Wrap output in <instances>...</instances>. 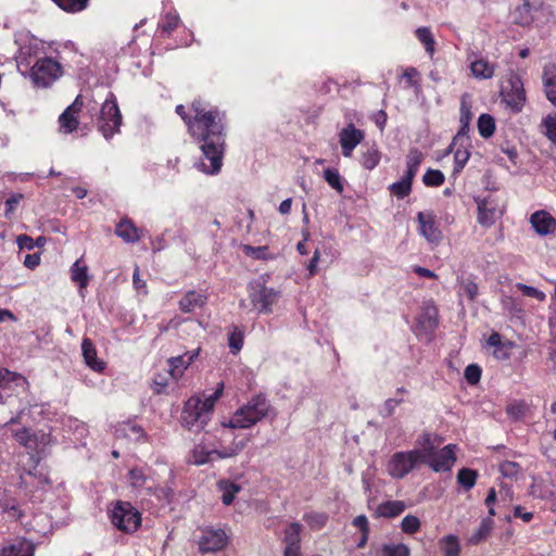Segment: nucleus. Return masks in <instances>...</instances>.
Instances as JSON below:
<instances>
[{"mask_svg": "<svg viewBox=\"0 0 556 556\" xmlns=\"http://www.w3.org/2000/svg\"><path fill=\"white\" fill-rule=\"evenodd\" d=\"M534 230L541 236H547L556 230V219L546 211H536L530 217Z\"/></svg>", "mask_w": 556, "mask_h": 556, "instance_id": "18", "label": "nucleus"}, {"mask_svg": "<svg viewBox=\"0 0 556 556\" xmlns=\"http://www.w3.org/2000/svg\"><path fill=\"white\" fill-rule=\"evenodd\" d=\"M500 96L502 101L505 102L514 113L521 112L527 100L521 77L511 74L507 80V85L502 87Z\"/></svg>", "mask_w": 556, "mask_h": 556, "instance_id": "6", "label": "nucleus"}, {"mask_svg": "<svg viewBox=\"0 0 556 556\" xmlns=\"http://www.w3.org/2000/svg\"><path fill=\"white\" fill-rule=\"evenodd\" d=\"M227 543V535L224 530L206 531L199 543L201 553L216 552L222 549Z\"/></svg>", "mask_w": 556, "mask_h": 556, "instance_id": "17", "label": "nucleus"}, {"mask_svg": "<svg viewBox=\"0 0 556 556\" xmlns=\"http://www.w3.org/2000/svg\"><path fill=\"white\" fill-rule=\"evenodd\" d=\"M29 387L27 379L15 372L0 370V404H5L13 396L25 393Z\"/></svg>", "mask_w": 556, "mask_h": 556, "instance_id": "7", "label": "nucleus"}, {"mask_svg": "<svg viewBox=\"0 0 556 556\" xmlns=\"http://www.w3.org/2000/svg\"><path fill=\"white\" fill-rule=\"evenodd\" d=\"M493 520L490 517L484 518L479 528L476 532L471 534V536L468 539V543L472 545H477L484 541L489 534L491 533V530L493 528Z\"/></svg>", "mask_w": 556, "mask_h": 556, "instance_id": "38", "label": "nucleus"}, {"mask_svg": "<svg viewBox=\"0 0 556 556\" xmlns=\"http://www.w3.org/2000/svg\"><path fill=\"white\" fill-rule=\"evenodd\" d=\"M23 456H27L26 460L21 459L18 462L23 472L34 476L42 483H50L48 475L43 471V468H38L41 462L40 454H23Z\"/></svg>", "mask_w": 556, "mask_h": 556, "instance_id": "20", "label": "nucleus"}, {"mask_svg": "<svg viewBox=\"0 0 556 556\" xmlns=\"http://www.w3.org/2000/svg\"><path fill=\"white\" fill-rule=\"evenodd\" d=\"M304 519L311 525L318 528L323 527L326 522L327 517L323 514H305Z\"/></svg>", "mask_w": 556, "mask_h": 556, "instance_id": "63", "label": "nucleus"}, {"mask_svg": "<svg viewBox=\"0 0 556 556\" xmlns=\"http://www.w3.org/2000/svg\"><path fill=\"white\" fill-rule=\"evenodd\" d=\"M460 116L459 124L470 125L473 114L471 112V103L468 93H464L460 98Z\"/></svg>", "mask_w": 556, "mask_h": 556, "instance_id": "52", "label": "nucleus"}, {"mask_svg": "<svg viewBox=\"0 0 556 556\" xmlns=\"http://www.w3.org/2000/svg\"><path fill=\"white\" fill-rule=\"evenodd\" d=\"M413 180L403 176L401 180L393 182L389 186V191L397 199H404L412 192Z\"/></svg>", "mask_w": 556, "mask_h": 556, "instance_id": "40", "label": "nucleus"}, {"mask_svg": "<svg viewBox=\"0 0 556 556\" xmlns=\"http://www.w3.org/2000/svg\"><path fill=\"white\" fill-rule=\"evenodd\" d=\"M365 134L363 130L355 127L354 124H349L339 132V142L344 157H351L354 149L364 140Z\"/></svg>", "mask_w": 556, "mask_h": 556, "instance_id": "13", "label": "nucleus"}, {"mask_svg": "<svg viewBox=\"0 0 556 556\" xmlns=\"http://www.w3.org/2000/svg\"><path fill=\"white\" fill-rule=\"evenodd\" d=\"M35 545L33 542L22 539L2 548L1 556H34Z\"/></svg>", "mask_w": 556, "mask_h": 556, "instance_id": "28", "label": "nucleus"}, {"mask_svg": "<svg viewBox=\"0 0 556 556\" xmlns=\"http://www.w3.org/2000/svg\"><path fill=\"white\" fill-rule=\"evenodd\" d=\"M245 255H249L254 260L262 261H266L273 257L267 245L252 247L245 244Z\"/></svg>", "mask_w": 556, "mask_h": 556, "instance_id": "53", "label": "nucleus"}, {"mask_svg": "<svg viewBox=\"0 0 556 556\" xmlns=\"http://www.w3.org/2000/svg\"><path fill=\"white\" fill-rule=\"evenodd\" d=\"M166 364L169 368L173 382H178L184 377L185 371L190 367L184 355L169 357Z\"/></svg>", "mask_w": 556, "mask_h": 556, "instance_id": "32", "label": "nucleus"}, {"mask_svg": "<svg viewBox=\"0 0 556 556\" xmlns=\"http://www.w3.org/2000/svg\"><path fill=\"white\" fill-rule=\"evenodd\" d=\"M495 119L492 115L483 113L479 116L478 131L482 138L489 139L490 137H492L495 132Z\"/></svg>", "mask_w": 556, "mask_h": 556, "instance_id": "39", "label": "nucleus"}, {"mask_svg": "<svg viewBox=\"0 0 556 556\" xmlns=\"http://www.w3.org/2000/svg\"><path fill=\"white\" fill-rule=\"evenodd\" d=\"M302 530V526L298 522H292L285 530V549H294V552H300V533Z\"/></svg>", "mask_w": 556, "mask_h": 556, "instance_id": "34", "label": "nucleus"}, {"mask_svg": "<svg viewBox=\"0 0 556 556\" xmlns=\"http://www.w3.org/2000/svg\"><path fill=\"white\" fill-rule=\"evenodd\" d=\"M81 352L84 361L90 369L97 372H102L105 369V363L98 358L97 349L91 339H83Z\"/></svg>", "mask_w": 556, "mask_h": 556, "instance_id": "22", "label": "nucleus"}, {"mask_svg": "<svg viewBox=\"0 0 556 556\" xmlns=\"http://www.w3.org/2000/svg\"><path fill=\"white\" fill-rule=\"evenodd\" d=\"M279 298L280 293L278 291L267 288L261 282L252 285L250 292L251 303L260 313L271 312L273 305L278 302Z\"/></svg>", "mask_w": 556, "mask_h": 556, "instance_id": "9", "label": "nucleus"}, {"mask_svg": "<svg viewBox=\"0 0 556 556\" xmlns=\"http://www.w3.org/2000/svg\"><path fill=\"white\" fill-rule=\"evenodd\" d=\"M324 178L327 184L334 189L338 193H342L344 190V185L342 182L341 176L336 168H326L324 170Z\"/></svg>", "mask_w": 556, "mask_h": 556, "instance_id": "44", "label": "nucleus"}, {"mask_svg": "<svg viewBox=\"0 0 556 556\" xmlns=\"http://www.w3.org/2000/svg\"><path fill=\"white\" fill-rule=\"evenodd\" d=\"M381 160V152L379 151L377 144H371L366 147L364 151H362L359 156L361 165L367 169L372 170L376 168Z\"/></svg>", "mask_w": 556, "mask_h": 556, "instance_id": "29", "label": "nucleus"}, {"mask_svg": "<svg viewBox=\"0 0 556 556\" xmlns=\"http://www.w3.org/2000/svg\"><path fill=\"white\" fill-rule=\"evenodd\" d=\"M544 127L543 134L554 144H556V114H548L541 124Z\"/></svg>", "mask_w": 556, "mask_h": 556, "instance_id": "49", "label": "nucleus"}, {"mask_svg": "<svg viewBox=\"0 0 556 556\" xmlns=\"http://www.w3.org/2000/svg\"><path fill=\"white\" fill-rule=\"evenodd\" d=\"M28 72L26 77L36 88H49L64 74L61 62L53 56L47 55L39 43H31L28 47Z\"/></svg>", "mask_w": 556, "mask_h": 556, "instance_id": "2", "label": "nucleus"}, {"mask_svg": "<svg viewBox=\"0 0 556 556\" xmlns=\"http://www.w3.org/2000/svg\"><path fill=\"white\" fill-rule=\"evenodd\" d=\"M224 389L225 384L223 381H220L217 383L215 391L211 395L205 396L204 400L201 399V408L208 415L210 418L214 412L216 402L222 397L224 393Z\"/></svg>", "mask_w": 556, "mask_h": 556, "instance_id": "41", "label": "nucleus"}, {"mask_svg": "<svg viewBox=\"0 0 556 556\" xmlns=\"http://www.w3.org/2000/svg\"><path fill=\"white\" fill-rule=\"evenodd\" d=\"M489 346L494 348L493 355L495 358L506 361L510 357V351L514 346L511 341H502L498 332L493 331L486 340Z\"/></svg>", "mask_w": 556, "mask_h": 556, "instance_id": "23", "label": "nucleus"}, {"mask_svg": "<svg viewBox=\"0 0 556 556\" xmlns=\"http://www.w3.org/2000/svg\"><path fill=\"white\" fill-rule=\"evenodd\" d=\"M180 17L179 14L174 10L167 12L160 18L157 24V30L162 36L169 37L173 31L179 26Z\"/></svg>", "mask_w": 556, "mask_h": 556, "instance_id": "31", "label": "nucleus"}, {"mask_svg": "<svg viewBox=\"0 0 556 556\" xmlns=\"http://www.w3.org/2000/svg\"><path fill=\"white\" fill-rule=\"evenodd\" d=\"M496 65L484 58H480L470 63V72L475 78L490 79L494 76Z\"/></svg>", "mask_w": 556, "mask_h": 556, "instance_id": "27", "label": "nucleus"}, {"mask_svg": "<svg viewBox=\"0 0 556 556\" xmlns=\"http://www.w3.org/2000/svg\"><path fill=\"white\" fill-rule=\"evenodd\" d=\"M24 199V195L22 193H13L5 200V212L4 215L7 217H10L17 206L20 205L21 201Z\"/></svg>", "mask_w": 556, "mask_h": 556, "instance_id": "59", "label": "nucleus"}, {"mask_svg": "<svg viewBox=\"0 0 556 556\" xmlns=\"http://www.w3.org/2000/svg\"><path fill=\"white\" fill-rule=\"evenodd\" d=\"M243 345V332L235 326L228 336V346L232 354L237 355Z\"/></svg>", "mask_w": 556, "mask_h": 556, "instance_id": "46", "label": "nucleus"}, {"mask_svg": "<svg viewBox=\"0 0 556 556\" xmlns=\"http://www.w3.org/2000/svg\"><path fill=\"white\" fill-rule=\"evenodd\" d=\"M419 73L415 67H408L404 71L403 77L406 79L408 86L413 87L418 84Z\"/></svg>", "mask_w": 556, "mask_h": 556, "instance_id": "64", "label": "nucleus"}, {"mask_svg": "<svg viewBox=\"0 0 556 556\" xmlns=\"http://www.w3.org/2000/svg\"><path fill=\"white\" fill-rule=\"evenodd\" d=\"M189 114L184 104L175 108V113L184 121L187 132L199 146L202 156L195 166L202 173L215 175L223 166L225 153V113L201 99L190 104Z\"/></svg>", "mask_w": 556, "mask_h": 556, "instance_id": "1", "label": "nucleus"}, {"mask_svg": "<svg viewBox=\"0 0 556 556\" xmlns=\"http://www.w3.org/2000/svg\"><path fill=\"white\" fill-rule=\"evenodd\" d=\"M170 381H173V379L169 374V368L167 367L162 372L154 374L151 388H152L153 392L156 394L166 393Z\"/></svg>", "mask_w": 556, "mask_h": 556, "instance_id": "37", "label": "nucleus"}, {"mask_svg": "<svg viewBox=\"0 0 556 556\" xmlns=\"http://www.w3.org/2000/svg\"><path fill=\"white\" fill-rule=\"evenodd\" d=\"M542 81L545 97L556 106V63H547L544 65Z\"/></svg>", "mask_w": 556, "mask_h": 556, "instance_id": "21", "label": "nucleus"}, {"mask_svg": "<svg viewBox=\"0 0 556 556\" xmlns=\"http://www.w3.org/2000/svg\"><path fill=\"white\" fill-rule=\"evenodd\" d=\"M71 279L80 290L87 288L89 283L88 267L83 263V258L77 260L71 267Z\"/></svg>", "mask_w": 556, "mask_h": 556, "instance_id": "33", "label": "nucleus"}, {"mask_svg": "<svg viewBox=\"0 0 556 556\" xmlns=\"http://www.w3.org/2000/svg\"><path fill=\"white\" fill-rule=\"evenodd\" d=\"M442 442V438L438 434L426 432L419 439V443L421 445L420 452H454V444H447L441 447ZM414 452L419 451L415 450Z\"/></svg>", "mask_w": 556, "mask_h": 556, "instance_id": "24", "label": "nucleus"}, {"mask_svg": "<svg viewBox=\"0 0 556 556\" xmlns=\"http://www.w3.org/2000/svg\"><path fill=\"white\" fill-rule=\"evenodd\" d=\"M442 543L445 556H459L460 546L457 536L450 534L443 539Z\"/></svg>", "mask_w": 556, "mask_h": 556, "instance_id": "51", "label": "nucleus"}, {"mask_svg": "<svg viewBox=\"0 0 556 556\" xmlns=\"http://www.w3.org/2000/svg\"><path fill=\"white\" fill-rule=\"evenodd\" d=\"M217 486L223 493L222 501L225 505H230L233 502L235 495L241 490L240 485L226 480L219 481Z\"/></svg>", "mask_w": 556, "mask_h": 556, "instance_id": "43", "label": "nucleus"}, {"mask_svg": "<svg viewBox=\"0 0 556 556\" xmlns=\"http://www.w3.org/2000/svg\"><path fill=\"white\" fill-rule=\"evenodd\" d=\"M401 529L406 534H414L420 529V520L414 515H407L401 522Z\"/></svg>", "mask_w": 556, "mask_h": 556, "instance_id": "54", "label": "nucleus"}, {"mask_svg": "<svg viewBox=\"0 0 556 556\" xmlns=\"http://www.w3.org/2000/svg\"><path fill=\"white\" fill-rule=\"evenodd\" d=\"M455 460V454H393L388 462V471L394 478H403L418 464H425L435 472L448 471Z\"/></svg>", "mask_w": 556, "mask_h": 556, "instance_id": "3", "label": "nucleus"}, {"mask_svg": "<svg viewBox=\"0 0 556 556\" xmlns=\"http://www.w3.org/2000/svg\"><path fill=\"white\" fill-rule=\"evenodd\" d=\"M13 437L21 446L35 452H42L51 442L50 433L43 431L31 432L27 428L15 431Z\"/></svg>", "mask_w": 556, "mask_h": 556, "instance_id": "10", "label": "nucleus"}, {"mask_svg": "<svg viewBox=\"0 0 556 556\" xmlns=\"http://www.w3.org/2000/svg\"><path fill=\"white\" fill-rule=\"evenodd\" d=\"M207 296L204 293L194 290L188 291L179 301L178 305L181 312L191 313L195 308H201L206 304Z\"/></svg>", "mask_w": 556, "mask_h": 556, "instance_id": "25", "label": "nucleus"}, {"mask_svg": "<svg viewBox=\"0 0 556 556\" xmlns=\"http://www.w3.org/2000/svg\"><path fill=\"white\" fill-rule=\"evenodd\" d=\"M210 419L208 415L201 408L200 396L193 395L185 402L181 412V424L184 427L189 430L193 427L203 428Z\"/></svg>", "mask_w": 556, "mask_h": 556, "instance_id": "8", "label": "nucleus"}, {"mask_svg": "<svg viewBox=\"0 0 556 556\" xmlns=\"http://www.w3.org/2000/svg\"><path fill=\"white\" fill-rule=\"evenodd\" d=\"M383 556H409V548L404 544L384 545L382 549Z\"/></svg>", "mask_w": 556, "mask_h": 556, "instance_id": "57", "label": "nucleus"}, {"mask_svg": "<svg viewBox=\"0 0 556 556\" xmlns=\"http://www.w3.org/2000/svg\"><path fill=\"white\" fill-rule=\"evenodd\" d=\"M129 479L134 488H141L144 485L147 477L141 469L134 468L129 471Z\"/></svg>", "mask_w": 556, "mask_h": 556, "instance_id": "60", "label": "nucleus"}, {"mask_svg": "<svg viewBox=\"0 0 556 556\" xmlns=\"http://www.w3.org/2000/svg\"><path fill=\"white\" fill-rule=\"evenodd\" d=\"M122 123L123 116L117 104L116 96L113 92H109L101 105L97 123L98 130L106 140H110L114 135L121 131Z\"/></svg>", "mask_w": 556, "mask_h": 556, "instance_id": "4", "label": "nucleus"}, {"mask_svg": "<svg viewBox=\"0 0 556 556\" xmlns=\"http://www.w3.org/2000/svg\"><path fill=\"white\" fill-rule=\"evenodd\" d=\"M114 233L126 243H136L144 236L143 229L137 227L127 216L116 224Z\"/></svg>", "mask_w": 556, "mask_h": 556, "instance_id": "16", "label": "nucleus"}, {"mask_svg": "<svg viewBox=\"0 0 556 556\" xmlns=\"http://www.w3.org/2000/svg\"><path fill=\"white\" fill-rule=\"evenodd\" d=\"M1 508L3 509V511L9 513L11 516L15 518H20L22 516V514L17 509V504L14 498L9 497V500H5Z\"/></svg>", "mask_w": 556, "mask_h": 556, "instance_id": "61", "label": "nucleus"}, {"mask_svg": "<svg viewBox=\"0 0 556 556\" xmlns=\"http://www.w3.org/2000/svg\"><path fill=\"white\" fill-rule=\"evenodd\" d=\"M111 520L121 531L131 533L140 526L141 515L129 502L118 501L112 510Z\"/></svg>", "mask_w": 556, "mask_h": 556, "instance_id": "5", "label": "nucleus"}, {"mask_svg": "<svg viewBox=\"0 0 556 556\" xmlns=\"http://www.w3.org/2000/svg\"><path fill=\"white\" fill-rule=\"evenodd\" d=\"M501 215L502 211L495 199L488 197L478 203V223L481 226L491 227Z\"/></svg>", "mask_w": 556, "mask_h": 556, "instance_id": "15", "label": "nucleus"}, {"mask_svg": "<svg viewBox=\"0 0 556 556\" xmlns=\"http://www.w3.org/2000/svg\"><path fill=\"white\" fill-rule=\"evenodd\" d=\"M62 10L66 12H80L88 5L89 0H53Z\"/></svg>", "mask_w": 556, "mask_h": 556, "instance_id": "48", "label": "nucleus"}, {"mask_svg": "<svg viewBox=\"0 0 556 556\" xmlns=\"http://www.w3.org/2000/svg\"><path fill=\"white\" fill-rule=\"evenodd\" d=\"M445 176L439 169L429 168L422 176V182L427 187H440L444 184Z\"/></svg>", "mask_w": 556, "mask_h": 556, "instance_id": "45", "label": "nucleus"}, {"mask_svg": "<svg viewBox=\"0 0 556 556\" xmlns=\"http://www.w3.org/2000/svg\"><path fill=\"white\" fill-rule=\"evenodd\" d=\"M418 324L429 330H434L438 326V309L433 304L425 306L418 318Z\"/></svg>", "mask_w": 556, "mask_h": 556, "instance_id": "35", "label": "nucleus"}, {"mask_svg": "<svg viewBox=\"0 0 556 556\" xmlns=\"http://www.w3.org/2000/svg\"><path fill=\"white\" fill-rule=\"evenodd\" d=\"M500 471L504 477L513 479L518 476L520 466L516 462L506 460L500 465Z\"/></svg>", "mask_w": 556, "mask_h": 556, "instance_id": "56", "label": "nucleus"}, {"mask_svg": "<svg viewBox=\"0 0 556 556\" xmlns=\"http://www.w3.org/2000/svg\"><path fill=\"white\" fill-rule=\"evenodd\" d=\"M469 157H470V152L466 148H464V149L457 148L454 151V168H453L454 175H458L463 170V168L467 164Z\"/></svg>", "mask_w": 556, "mask_h": 556, "instance_id": "50", "label": "nucleus"}, {"mask_svg": "<svg viewBox=\"0 0 556 556\" xmlns=\"http://www.w3.org/2000/svg\"><path fill=\"white\" fill-rule=\"evenodd\" d=\"M416 38L424 45L426 52L432 56L435 51V40L429 27L422 26L415 30Z\"/></svg>", "mask_w": 556, "mask_h": 556, "instance_id": "36", "label": "nucleus"}, {"mask_svg": "<svg viewBox=\"0 0 556 556\" xmlns=\"http://www.w3.org/2000/svg\"><path fill=\"white\" fill-rule=\"evenodd\" d=\"M517 289L519 291L522 292L523 295H527V296H530V298H534L539 301H544L545 300V293L540 291L539 289L534 288V287H531V286H527L525 283H521V282H518L516 285Z\"/></svg>", "mask_w": 556, "mask_h": 556, "instance_id": "58", "label": "nucleus"}, {"mask_svg": "<svg viewBox=\"0 0 556 556\" xmlns=\"http://www.w3.org/2000/svg\"><path fill=\"white\" fill-rule=\"evenodd\" d=\"M424 159L425 155L420 150H418L417 148L409 149L406 155V172L404 176L414 180Z\"/></svg>", "mask_w": 556, "mask_h": 556, "instance_id": "30", "label": "nucleus"}, {"mask_svg": "<svg viewBox=\"0 0 556 556\" xmlns=\"http://www.w3.org/2000/svg\"><path fill=\"white\" fill-rule=\"evenodd\" d=\"M482 369L477 364H470L465 368L464 376L470 386L477 384L481 379Z\"/></svg>", "mask_w": 556, "mask_h": 556, "instance_id": "55", "label": "nucleus"}, {"mask_svg": "<svg viewBox=\"0 0 556 556\" xmlns=\"http://www.w3.org/2000/svg\"><path fill=\"white\" fill-rule=\"evenodd\" d=\"M528 410V405L525 401H514L508 404L506 407V413L508 417L515 421L520 420L525 417Z\"/></svg>", "mask_w": 556, "mask_h": 556, "instance_id": "47", "label": "nucleus"}, {"mask_svg": "<svg viewBox=\"0 0 556 556\" xmlns=\"http://www.w3.org/2000/svg\"><path fill=\"white\" fill-rule=\"evenodd\" d=\"M419 232L432 244H439L442 240V231L437 223V217L432 212H419L417 214Z\"/></svg>", "mask_w": 556, "mask_h": 556, "instance_id": "11", "label": "nucleus"}, {"mask_svg": "<svg viewBox=\"0 0 556 556\" xmlns=\"http://www.w3.org/2000/svg\"><path fill=\"white\" fill-rule=\"evenodd\" d=\"M132 285L137 291H141L143 294L148 293L146 280L140 278L138 266L135 267L132 274Z\"/></svg>", "mask_w": 556, "mask_h": 556, "instance_id": "62", "label": "nucleus"}, {"mask_svg": "<svg viewBox=\"0 0 556 556\" xmlns=\"http://www.w3.org/2000/svg\"><path fill=\"white\" fill-rule=\"evenodd\" d=\"M270 409V405L263 394L252 397L245 404V429L254 426L265 418Z\"/></svg>", "mask_w": 556, "mask_h": 556, "instance_id": "12", "label": "nucleus"}, {"mask_svg": "<svg viewBox=\"0 0 556 556\" xmlns=\"http://www.w3.org/2000/svg\"><path fill=\"white\" fill-rule=\"evenodd\" d=\"M477 478H478L477 470H473L470 468H462L457 472V477H456L458 484L465 491H469L475 486V484L477 482Z\"/></svg>", "mask_w": 556, "mask_h": 556, "instance_id": "42", "label": "nucleus"}, {"mask_svg": "<svg viewBox=\"0 0 556 556\" xmlns=\"http://www.w3.org/2000/svg\"><path fill=\"white\" fill-rule=\"evenodd\" d=\"M81 96H77L74 102L70 106H67L59 117L61 131H63L64 134H71L78 128V114L81 111Z\"/></svg>", "mask_w": 556, "mask_h": 556, "instance_id": "14", "label": "nucleus"}, {"mask_svg": "<svg viewBox=\"0 0 556 556\" xmlns=\"http://www.w3.org/2000/svg\"><path fill=\"white\" fill-rule=\"evenodd\" d=\"M115 438L136 443L146 439V432L139 425L125 421L115 428Z\"/></svg>", "mask_w": 556, "mask_h": 556, "instance_id": "19", "label": "nucleus"}, {"mask_svg": "<svg viewBox=\"0 0 556 556\" xmlns=\"http://www.w3.org/2000/svg\"><path fill=\"white\" fill-rule=\"evenodd\" d=\"M406 508L403 501H387L378 505L374 516L377 518H394L401 515Z\"/></svg>", "mask_w": 556, "mask_h": 556, "instance_id": "26", "label": "nucleus"}]
</instances>
